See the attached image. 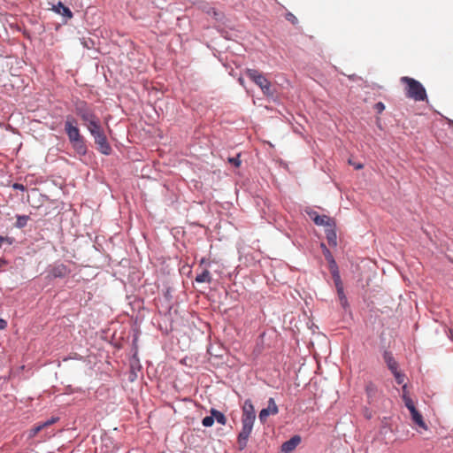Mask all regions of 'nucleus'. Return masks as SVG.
Wrapping results in <instances>:
<instances>
[{
  "label": "nucleus",
  "mask_w": 453,
  "mask_h": 453,
  "mask_svg": "<svg viewBox=\"0 0 453 453\" xmlns=\"http://www.w3.org/2000/svg\"><path fill=\"white\" fill-rule=\"evenodd\" d=\"M255 418L256 415L253 405L249 404V406H247V403H245L242 416V430L239 433L237 441L239 450L244 449L247 446L248 439L252 432Z\"/></svg>",
  "instance_id": "nucleus-1"
},
{
  "label": "nucleus",
  "mask_w": 453,
  "mask_h": 453,
  "mask_svg": "<svg viewBox=\"0 0 453 453\" xmlns=\"http://www.w3.org/2000/svg\"><path fill=\"white\" fill-rule=\"evenodd\" d=\"M400 81L405 85L404 92L406 97L418 102L427 100L426 88L418 81L408 76H403L400 79Z\"/></svg>",
  "instance_id": "nucleus-2"
},
{
  "label": "nucleus",
  "mask_w": 453,
  "mask_h": 453,
  "mask_svg": "<svg viewBox=\"0 0 453 453\" xmlns=\"http://www.w3.org/2000/svg\"><path fill=\"white\" fill-rule=\"evenodd\" d=\"M246 76L257 85L265 96H270L273 95L272 90V84L264 75L263 73L257 69H247L245 71Z\"/></svg>",
  "instance_id": "nucleus-3"
},
{
  "label": "nucleus",
  "mask_w": 453,
  "mask_h": 453,
  "mask_svg": "<svg viewBox=\"0 0 453 453\" xmlns=\"http://www.w3.org/2000/svg\"><path fill=\"white\" fill-rule=\"evenodd\" d=\"M74 111L85 126L98 119L92 108L85 101H77L74 104Z\"/></svg>",
  "instance_id": "nucleus-4"
},
{
  "label": "nucleus",
  "mask_w": 453,
  "mask_h": 453,
  "mask_svg": "<svg viewBox=\"0 0 453 453\" xmlns=\"http://www.w3.org/2000/svg\"><path fill=\"white\" fill-rule=\"evenodd\" d=\"M65 131L68 136L69 142H72L82 137L80 129L76 126V120L73 117L68 116L65 122Z\"/></svg>",
  "instance_id": "nucleus-5"
},
{
  "label": "nucleus",
  "mask_w": 453,
  "mask_h": 453,
  "mask_svg": "<svg viewBox=\"0 0 453 453\" xmlns=\"http://www.w3.org/2000/svg\"><path fill=\"white\" fill-rule=\"evenodd\" d=\"M279 411L278 406L275 403L273 398H269L267 408L262 409L259 412V419L262 423H265L267 420L269 415H275Z\"/></svg>",
  "instance_id": "nucleus-6"
},
{
  "label": "nucleus",
  "mask_w": 453,
  "mask_h": 453,
  "mask_svg": "<svg viewBox=\"0 0 453 453\" xmlns=\"http://www.w3.org/2000/svg\"><path fill=\"white\" fill-rule=\"evenodd\" d=\"M95 143L97 145L98 150L104 154V155H110L111 152V147L107 142V138L105 134H101L100 136L94 139Z\"/></svg>",
  "instance_id": "nucleus-7"
},
{
  "label": "nucleus",
  "mask_w": 453,
  "mask_h": 453,
  "mask_svg": "<svg viewBox=\"0 0 453 453\" xmlns=\"http://www.w3.org/2000/svg\"><path fill=\"white\" fill-rule=\"evenodd\" d=\"M301 442L299 435H294L291 439L285 441L281 445V451L284 453H291Z\"/></svg>",
  "instance_id": "nucleus-8"
},
{
  "label": "nucleus",
  "mask_w": 453,
  "mask_h": 453,
  "mask_svg": "<svg viewBox=\"0 0 453 453\" xmlns=\"http://www.w3.org/2000/svg\"><path fill=\"white\" fill-rule=\"evenodd\" d=\"M86 127L94 139L104 134L99 118Z\"/></svg>",
  "instance_id": "nucleus-9"
},
{
  "label": "nucleus",
  "mask_w": 453,
  "mask_h": 453,
  "mask_svg": "<svg viewBox=\"0 0 453 453\" xmlns=\"http://www.w3.org/2000/svg\"><path fill=\"white\" fill-rule=\"evenodd\" d=\"M70 143H71L73 149L74 150V151L79 156L86 155L88 149H87L86 142H85V139L83 136L76 141L70 142Z\"/></svg>",
  "instance_id": "nucleus-10"
},
{
  "label": "nucleus",
  "mask_w": 453,
  "mask_h": 453,
  "mask_svg": "<svg viewBox=\"0 0 453 453\" xmlns=\"http://www.w3.org/2000/svg\"><path fill=\"white\" fill-rule=\"evenodd\" d=\"M58 420V418H51L50 419H49L40 425L35 426L30 430L29 437H31V438L35 437L39 432H41L44 428L51 426L52 424L56 423Z\"/></svg>",
  "instance_id": "nucleus-11"
},
{
  "label": "nucleus",
  "mask_w": 453,
  "mask_h": 453,
  "mask_svg": "<svg viewBox=\"0 0 453 453\" xmlns=\"http://www.w3.org/2000/svg\"><path fill=\"white\" fill-rule=\"evenodd\" d=\"M51 10L57 12L58 14L66 17L69 19L73 18V12H71V10L65 5H64L61 2H58V4L53 5Z\"/></svg>",
  "instance_id": "nucleus-12"
},
{
  "label": "nucleus",
  "mask_w": 453,
  "mask_h": 453,
  "mask_svg": "<svg viewBox=\"0 0 453 453\" xmlns=\"http://www.w3.org/2000/svg\"><path fill=\"white\" fill-rule=\"evenodd\" d=\"M383 358L391 372L398 369V363L395 361L393 354L390 351H385L383 354Z\"/></svg>",
  "instance_id": "nucleus-13"
},
{
  "label": "nucleus",
  "mask_w": 453,
  "mask_h": 453,
  "mask_svg": "<svg viewBox=\"0 0 453 453\" xmlns=\"http://www.w3.org/2000/svg\"><path fill=\"white\" fill-rule=\"evenodd\" d=\"M313 222L317 226H332V219L326 215H315L313 218Z\"/></svg>",
  "instance_id": "nucleus-14"
},
{
  "label": "nucleus",
  "mask_w": 453,
  "mask_h": 453,
  "mask_svg": "<svg viewBox=\"0 0 453 453\" xmlns=\"http://www.w3.org/2000/svg\"><path fill=\"white\" fill-rule=\"evenodd\" d=\"M326 238L330 246L335 247L337 245L336 232L332 227L326 230Z\"/></svg>",
  "instance_id": "nucleus-15"
},
{
  "label": "nucleus",
  "mask_w": 453,
  "mask_h": 453,
  "mask_svg": "<svg viewBox=\"0 0 453 453\" xmlns=\"http://www.w3.org/2000/svg\"><path fill=\"white\" fill-rule=\"evenodd\" d=\"M240 153H237L235 157H228V169L231 168L234 171L241 168L242 161L240 159Z\"/></svg>",
  "instance_id": "nucleus-16"
},
{
  "label": "nucleus",
  "mask_w": 453,
  "mask_h": 453,
  "mask_svg": "<svg viewBox=\"0 0 453 453\" xmlns=\"http://www.w3.org/2000/svg\"><path fill=\"white\" fill-rule=\"evenodd\" d=\"M411 414L412 420L420 427L426 428V426L423 420L422 415L417 411V409H414L413 411H410Z\"/></svg>",
  "instance_id": "nucleus-17"
},
{
  "label": "nucleus",
  "mask_w": 453,
  "mask_h": 453,
  "mask_svg": "<svg viewBox=\"0 0 453 453\" xmlns=\"http://www.w3.org/2000/svg\"><path fill=\"white\" fill-rule=\"evenodd\" d=\"M196 281L198 283L210 282L211 281L210 272L207 270H203L201 273L196 275Z\"/></svg>",
  "instance_id": "nucleus-18"
},
{
  "label": "nucleus",
  "mask_w": 453,
  "mask_h": 453,
  "mask_svg": "<svg viewBox=\"0 0 453 453\" xmlns=\"http://www.w3.org/2000/svg\"><path fill=\"white\" fill-rule=\"evenodd\" d=\"M332 276H333V279H334V284H335V287L337 289V293H342V291L343 290V286H342V280L340 277L339 271H335L334 273V275H332Z\"/></svg>",
  "instance_id": "nucleus-19"
},
{
  "label": "nucleus",
  "mask_w": 453,
  "mask_h": 453,
  "mask_svg": "<svg viewBox=\"0 0 453 453\" xmlns=\"http://www.w3.org/2000/svg\"><path fill=\"white\" fill-rule=\"evenodd\" d=\"M29 220V216L27 215H18L17 220L15 223V226L18 228H23L27 224V221Z\"/></svg>",
  "instance_id": "nucleus-20"
},
{
  "label": "nucleus",
  "mask_w": 453,
  "mask_h": 453,
  "mask_svg": "<svg viewBox=\"0 0 453 453\" xmlns=\"http://www.w3.org/2000/svg\"><path fill=\"white\" fill-rule=\"evenodd\" d=\"M211 413L212 417H214V420H216L218 423H219L221 425L226 424V417L222 412L216 411V410H211Z\"/></svg>",
  "instance_id": "nucleus-21"
},
{
  "label": "nucleus",
  "mask_w": 453,
  "mask_h": 453,
  "mask_svg": "<svg viewBox=\"0 0 453 453\" xmlns=\"http://www.w3.org/2000/svg\"><path fill=\"white\" fill-rule=\"evenodd\" d=\"M403 399L404 401L405 406L408 408L410 411H413L415 408L414 403L409 395L405 394L403 395Z\"/></svg>",
  "instance_id": "nucleus-22"
},
{
  "label": "nucleus",
  "mask_w": 453,
  "mask_h": 453,
  "mask_svg": "<svg viewBox=\"0 0 453 453\" xmlns=\"http://www.w3.org/2000/svg\"><path fill=\"white\" fill-rule=\"evenodd\" d=\"M392 373L394 374V377H395L397 384H399V385L403 384L404 379H405V375L403 373L399 372L398 369L395 370V372H393Z\"/></svg>",
  "instance_id": "nucleus-23"
},
{
  "label": "nucleus",
  "mask_w": 453,
  "mask_h": 453,
  "mask_svg": "<svg viewBox=\"0 0 453 453\" xmlns=\"http://www.w3.org/2000/svg\"><path fill=\"white\" fill-rule=\"evenodd\" d=\"M338 294V297H339V301H340V303L341 305L343 307V308H346L348 306V300H347V297L344 294V291L342 290V293H337Z\"/></svg>",
  "instance_id": "nucleus-24"
},
{
  "label": "nucleus",
  "mask_w": 453,
  "mask_h": 453,
  "mask_svg": "<svg viewBox=\"0 0 453 453\" xmlns=\"http://www.w3.org/2000/svg\"><path fill=\"white\" fill-rule=\"evenodd\" d=\"M65 267L64 265L58 266L53 270L55 277H62L65 274Z\"/></svg>",
  "instance_id": "nucleus-25"
},
{
  "label": "nucleus",
  "mask_w": 453,
  "mask_h": 453,
  "mask_svg": "<svg viewBox=\"0 0 453 453\" xmlns=\"http://www.w3.org/2000/svg\"><path fill=\"white\" fill-rule=\"evenodd\" d=\"M202 423L204 426H211L214 423V417H212V415L211 414V416L205 417L203 419Z\"/></svg>",
  "instance_id": "nucleus-26"
},
{
  "label": "nucleus",
  "mask_w": 453,
  "mask_h": 453,
  "mask_svg": "<svg viewBox=\"0 0 453 453\" xmlns=\"http://www.w3.org/2000/svg\"><path fill=\"white\" fill-rule=\"evenodd\" d=\"M328 263H329V268H330L331 273H332V275H334V273L335 271H339V270H338V266H337V265H336V262H335V260L334 259V257H331V260H329V262H328Z\"/></svg>",
  "instance_id": "nucleus-27"
},
{
  "label": "nucleus",
  "mask_w": 453,
  "mask_h": 453,
  "mask_svg": "<svg viewBox=\"0 0 453 453\" xmlns=\"http://www.w3.org/2000/svg\"><path fill=\"white\" fill-rule=\"evenodd\" d=\"M321 247L323 249L324 255L326 257V259L329 262L331 260V257H333L331 252L325 246V244H321Z\"/></svg>",
  "instance_id": "nucleus-28"
},
{
  "label": "nucleus",
  "mask_w": 453,
  "mask_h": 453,
  "mask_svg": "<svg viewBox=\"0 0 453 453\" xmlns=\"http://www.w3.org/2000/svg\"><path fill=\"white\" fill-rule=\"evenodd\" d=\"M374 110L378 112V113H381L384 110H385V105L383 103L381 102H379L377 104H375L374 105Z\"/></svg>",
  "instance_id": "nucleus-29"
},
{
  "label": "nucleus",
  "mask_w": 453,
  "mask_h": 453,
  "mask_svg": "<svg viewBox=\"0 0 453 453\" xmlns=\"http://www.w3.org/2000/svg\"><path fill=\"white\" fill-rule=\"evenodd\" d=\"M349 164L352 165L355 167V169H357V170H360V169H362L364 167L363 164H361V163H354L350 159L349 160Z\"/></svg>",
  "instance_id": "nucleus-30"
},
{
  "label": "nucleus",
  "mask_w": 453,
  "mask_h": 453,
  "mask_svg": "<svg viewBox=\"0 0 453 453\" xmlns=\"http://www.w3.org/2000/svg\"><path fill=\"white\" fill-rule=\"evenodd\" d=\"M375 388L372 384H369L366 386V392L368 395H371V393L374 392Z\"/></svg>",
  "instance_id": "nucleus-31"
},
{
  "label": "nucleus",
  "mask_w": 453,
  "mask_h": 453,
  "mask_svg": "<svg viewBox=\"0 0 453 453\" xmlns=\"http://www.w3.org/2000/svg\"><path fill=\"white\" fill-rule=\"evenodd\" d=\"M306 212L312 220H313V218L315 217V215H319L317 211H314L311 210H306Z\"/></svg>",
  "instance_id": "nucleus-32"
},
{
  "label": "nucleus",
  "mask_w": 453,
  "mask_h": 453,
  "mask_svg": "<svg viewBox=\"0 0 453 453\" xmlns=\"http://www.w3.org/2000/svg\"><path fill=\"white\" fill-rule=\"evenodd\" d=\"M287 19L295 23L296 21V18L292 13L287 14Z\"/></svg>",
  "instance_id": "nucleus-33"
},
{
  "label": "nucleus",
  "mask_w": 453,
  "mask_h": 453,
  "mask_svg": "<svg viewBox=\"0 0 453 453\" xmlns=\"http://www.w3.org/2000/svg\"><path fill=\"white\" fill-rule=\"evenodd\" d=\"M7 326V322L3 319H0V329H4Z\"/></svg>",
  "instance_id": "nucleus-34"
},
{
  "label": "nucleus",
  "mask_w": 453,
  "mask_h": 453,
  "mask_svg": "<svg viewBox=\"0 0 453 453\" xmlns=\"http://www.w3.org/2000/svg\"><path fill=\"white\" fill-rule=\"evenodd\" d=\"M403 394H405L406 395H408V394H409L406 384L403 385Z\"/></svg>",
  "instance_id": "nucleus-35"
},
{
  "label": "nucleus",
  "mask_w": 453,
  "mask_h": 453,
  "mask_svg": "<svg viewBox=\"0 0 453 453\" xmlns=\"http://www.w3.org/2000/svg\"><path fill=\"white\" fill-rule=\"evenodd\" d=\"M13 188H16V189H17V188H20L21 190H23V189H24L23 185L17 184V183L13 185Z\"/></svg>",
  "instance_id": "nucleus-36"
},
{
  "label": "nucleus",
  "mask_w": 453,
  "mask_h": 453,
  "mask_svg": "<svg viewBox=\"0 0 453 453\" xmlns=\"http://www.w3.org/2000/svg\"><path fill=\"white\" fill-rule=\"evenodd\" d=\"M449 338L453 342V330H450L449 332Z\"/></svg>",
  "instance_id": "nucleus-37"
}]
</instances>
